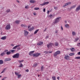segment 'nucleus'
<instances>
[{"mask_svg":"<svg viewBox=\"0 0 80 80\" xmlns=\"http://www.w3.org/2000/svg\"><path fill=\"white\" fill-rule=\"evenodd\" d=\"M20 55V54H19V53H17L16 54H15L12 57L14 58H19V56Z\"/></svg>","mask_w":80,"mask_h":80,"instance_id":"f257e3e1","label":"nucleus"},{"mask_svg":"<svg viewBox=\"0 0 80 80\" xmlns=\"http://www.w3.org/2000/svg\"><path fill=\"white\" fill-rule=\"evenodd\" d=\"M11 28V26L9 24H7L5 28V29L7 30H10Z\"/></svg>","mask_w":80,"mask_h":80,"instance_id":"f03ea898","label":"nucleus"},{"mask_svg":"<svg viewBox=\"0 0 80 80\" xmlns=\"http://www.w3.org/2000/svg\"><path fill=\"white\" fill-rule=\"evenodd\" d=\"M59 20H60V18L58 17L55 19L54 20V24H55V23H58V22H59Z\"/></svg>","mask_w":80,"mask_h":80,"instance_id":"7ed1b4c3","label":"nucleus"},{"mask_svg":"<svg viewBox=\"0 0 80 80\" xmlns=\"http://www.w3.org/2000/svg\"><path fill=\"white\" fill-rule=\"evenodd\" d=\"M60 54V51H58L54 53V57H57L58 55H59Z\"/></svg>","mask_w":80,"mask_h":80,"instance_id":"20e7f679","label":"nucleus"},{"mask_svg":"<svg viewBox=\"0 0 80 80\" xmlns=\"http://www.w3.org/2000/svg\"><path fill=\"white\" fill-rule=\"evenodd\" d=\"M41 54L40 53H36L34 54L33 55V57H38V56H39Z\"/></svg>","mask_w":80,"mask_h":80,"instance_id":"39448f33","label":"nucleus"},{"mask_svg":"<svg viewBox=\"0 0 80 80\" xmlns=\"http://www.w3.org/2000/svg\"><path fill=\"white\" fill-rule=\"evenodd\" d=\"M53 45V43H50L48 44L47 45V47L48 48H50V47H52V46Z\"/></svg>","mask_w":80,"mask_h":80,"instance_id":"423d86ee","label":"nucleus"},{"mask_svg":"<svg viewBox=\"0 0 80 80\" xmlns=\"http://www.w3.org/2000/svg\"><path fill=\"white\" fill-rule=\"evenodd\" d=\"M64 59L65 60H68L70 59V57L68 55H65L64 57Z\"/></svg>","mask_w":80,"mask_h":80,"instance_id":"0eeeda50","label":"nucleus"},{"mask_svg":"<svg viewBox=\"0 0 80 80\" xmlns=\"http://www.w3.org/2000/svg\"><path fill=\"white\" fill-rule=\"evenodd\" d=\"M24 36H27V35L28 34V33H29L28 32L25 30H24Z\"/></svg>","mask_w":80,"mask_h":80,"instance_id":"6e6552de","label":"nucleus"},{"mask_svg":"<svg viewBox=\"0 0 80 80\" xmlns=\"http://www.w3.org/2000/svg\"><path fill=\"white\" fill-rule=\"evenodd\" d=\"M80 10V5H79L76 8V12H78V11H79Z\"/></svg>","mask_w":80,"mask_h":80,"instance_id":"1a4fd4ad","label":"nucleus"},{"mask_svg":"<svg viewBox=\"0 0 80 80\" xmlns=\"http://www.w3.org/2000/svg\"><path fill=\"white\" fill-rule=\"evenodd\" d=\"M34 51H31L29 53V55L30 56H32V55H33V53H34Z\"/></svg>","mask_w":80,"mask_h":80,"instance_id":"9d476101","label":"nucleus"},{"mask_svg":"<svg viewBox=\"0 0 80 80\" xmlns=\"http://www.w3.org/2000/svg\"><path fill=\"white\" fill-rule=\"evenodd\" d=\"M54 15H52V14H50V15L48 16V18H54Z\"/></svg>","mask_w":80,"mask_h":80,"instance_id":"9b49d317","label":"nucleus"},{"mask_svg":"<svg viewBox=\"0 0 80 80\" xmlns=\"http://www.w3.org/2000/svg\"><path fill=\"white\" fill-rule=\"evenodd\" d=\"M30 2L32 3H34L36 2V1H35V0H31L30 1Z\"/></svg>","mask_w":80,"mask_h":80,"instance_id":"f8f14e48","label":"nucleus"},{"mask_svg":"<svg viewBox=\"0 0 80 80\" xmlns=\"http://www.w3.org/2000/svg\"><path fill=\"white\" fill-rule=\"evenodd\" d=\"M11 60V58H6L5 59V62H7L8 61H10Z\"/></svg>","mask_w":80,"mask_h":80,"instance_id":"ddd939ff","label":"nucleus"},{"mask_svg":"<svg viewBox=\"0 0 80 80\" xmlns=\"http://www.w3.org/2000/svg\"><path fill=\"white\" fill-rule=\"evenodd\" d=\"M43 43V42H40L38 43L37 45H42Z\"/></svg>","mask_w":80,"mask_h":80,"instance_id":"4468645a","label":"nucleus"},{"mask_svg":"<svg viewBox=\"0 0 80 80\" xmlns=\"http://www.w3.org/2000/svg\"><path fill=\"white\" fill-rule=\"evenodd\" d=\"M20 45H16L15 46L13 47V48H12V49H16V48H17L18 47H20Z\"/></svg>","mask_w":80,"mask_h":80,"instance_id":"2eb2a0df","label":"nucleus"},{"mask_svg":"<svg viewBox=\"0 0 80 80\" xmlns=\"http://www.w3.org/2000/svg\"><path fill=\"white\" fill-rule=\"evenodd\" d=\"M34 29V27H32V28H30V29H28V31H32Z\"/></svg>","mask_w":80,"mask_h":80,"instance_id":"dca6fc26","label":"nucleus"},{"mask_svg":"<svg viewBox=\"0 0 80 80\" xmlns=\"http://www.w3.org/2000/svg\"><path fill=\"white\" fill-rule=\"evenodd\" d=\"M15 22L17 23V24H19V23H20V22H21V21L19 20H17L15 21Z\"/></svg>","mask_w":80,"mask_h":80,"instance_id":"f3484780","label":"nucleus"},{"mask_svg":"<svg viewBox=\"0 0 80 80\" xmlns=\"http://www.w3.org/2000/svg\"><path fill=\"white\" fill-rule=\"evenodd\" d=\"M69 4H70V3H66L65 5H63V7H66V6H67L68 5H69Z\"/></svg>","mask_w":80,"mask_h":80,"instance_id":"a211bd4d","label":"nucleus"},{"mask_svg":"<svg viewBox=\"0 0 80 80\" xmlns=\"http://www.w3.org/2000/svg\"><path fill=\"white\" fill-rule=\"evenodd\" d=\"M7 38V37L6 36H4L3 37H2V38H1V40H5Z\"/></svg>","mask_w":80,"mask_h":80,"instance_id":"6ab92c4d","label":"nucleus"},{"mask_svg":"<svg viewBox=\"0 0 80 80\" xmlns=\"http://www.w3.org/2000/svg\"><path fill=\"white\" fill-rule=\"evenodd\" d=\"M3 63V61L2 60H0V65H2Z\"/></svg>","mask_w":80,"mask_h":80,"instance_id":"aec40b11","label":"nucleus"},{"mask_svg":"<svg viewBox=\"0 0 80 80\" xmlns=\"http://www.w3.org/2000/svg\"><path fill=\"white\" fill-rule=\"evenodd\" d=\"M71 50L72 51V52H74L75 51V48H71Z\"/></svg>","mask_w":80,"mask_h":80,"instance_id":"412c9836","label":"nucleus"},{"mask_svg":"<svg viewBox=\"0 0 80 80\" xmlns=\"http://www.w3.org/2000/svg\"><path fill=\"white\" fill-rule=\"evenodd\" d=\"M5 53L4 52H2V53L1 54V57H3L4 55H5Z\"/></svg>","mask_w":80,"mask_h":80,"instance_id":"4be33fe9","label":"nucleus"},{"mask_svg":"<svg viewBox=\"0 0 80 80\" xmlns=\"http://www.w3.org/2000/svg\"><path fill=\"white\" fill-rule=\"evenodd\" d=\"M38 31H39V29L36 30L34 32V34H36L38 32Z\"/></svg>","mask_w":80,"mask_h":80,"instance_id":"5701e85b","label":"nucleus"},{"mask_svg":"<svg viewBox=\"0 0 80 80\" xmlns=\"http://www.w3.org/2000/svg\"><path fill=\"white\" fill-rule=\"evenodd\" d=\"M6 53V54H7V55H10V54L11 53V52L8 51Z\"/></svg>","mask_w":80,"mask_h":80,"instance_id":"b1692460","label":"nucleus"},{"mask_svg":"<svg viewBox=\"0 0 80 80\" xmlns=\"http://www.w3.org/2000/svg\"><path fill=\"white\" fill-rule=\"evenodd\" d=\"M24 61H23V60H22L21 61H20V60H18V62H19V63L20 64H21V63H22V62H23Z\"/></svg>","mask_w":80,"mask_h":80,"instance_id":"393cba45","label":"nucleus"},{"mask_svg":"<svg viewBox=\"0 0 80 80\" xmlns=\"http://www.w3.org/2000/svg\"><path fill=\"white\" fill-rule=\"evenodd\" d=\"M22 77V75L21 74H19L18 76V78H20V77Z\"/></svg>","mask_w":80,"mask_h":80,"instance_id":"a878e982","label":"nucleus"},{"mask_svg":"<svg viewBox=\"0 0 80 80\" xmlns=\"http://www.w3.org/2000/svg\"><path fill=\"white\" fill-rule=\"evenodd\" d=\"M72 35L73 36H75L76 35V33H75V32H72Z\"/></svg>","mask_w":80,"mask_h":80,"instance_id":"bb28decb","label":"nucleus"},{"mask_svg":"<svg viewBox=\"0 0 80 80\" xmlns=\"http://www.w3.org/2000/svg\"><path fill=\"white\" fill-rule=\"evenodd\" d=\"M11 52H12V53H15V50H11Z\"/></svg>","mask_w":80,"mask_h":80,"instance_id":"cd10ccee","label":"nucleus"},{"mask_svg":"<svg viewBox=\"0 0 80 80\" xmlns=\"http://www.w3.org/2000/svg\"><path fill=\"white\" fill-rule=\"evenodd\" d=\"M65 27L66 28H69V25L68 24H66V25H65Z\"/></svg>","mask_w":80,"mask_h":80,"instance_id":"c85d7f7f","label":"nucleus"},{"mask_svg":"<svg viewBox=\"0 0 80 80\" xmlns=\"http://www.w3.org/2000/svg\"><path fill=\"white\" fill-rule=\"evenodd\" d=\"M34 10H39V8H34Z\"/></svg>","mask_w":80,"mask_h":80,"instance_id":"c756f323","label":"nucleus"},{"mask_svg":"<svg viewBox=\"0 0 80 80\" xmlns=\"http://www.w3.org/2000/svg\"><path fill=\"white\" fill-rule=\"evenodd\" d=\"M75 59H80V57L78 56V57H76L75 58Z\"/></svg>","mask_w":80,"mask_h":80,"instance_id":"7c9ffc66","label":"nucleus"},{"mask_svg":"<svg viewBox=\"0 0 80 80\" xmlns=\"http://www.w3.org/2000/svg\"><path fill=\"white\" fill-rule=\"evenodd\" d=\"M15 75H16L18 76L19 75V73H20L19 72H15Z\"/></svg>","mask_w":80,"mask_h":80,"instance_id":"2f4dec72","label":"nucleus"},{"mask_svg":"<svg viewBox=\"0 0 80 80\" xmlns=\"http://www.w3.org/2000/svg\"><path fill=\"white\" fill-rule=\"evenodd\" d=\"M52 78L53 80H56V78L55 77V76H53L52 77Z\"/></svg>","mask_w":80,"mask_h":80,"instance_id":"473e14b6","label":"nucleus"},{"mask_svg":"<svg viewBox=\"0 0 80 80\" xmlns=\"http://www.w3.org/2000/svg\"><path fill=\"white\" fill-rule=\"evenodd\" d=\"M43 69H44V67H43V66H42L41 68V71H43Z\"/></svg>","mask_w":80,"mask_h":80,"instance_id":"72a5a7b5","label":"nucleus"},{"mask_svg":"<svg viewBox=\"0 0 80 80\" xmlns=\"http://www.w3.org/2000/svg\"><path fill=\"white\" fill-rule=\"evenodd\" d=\"M55 45L56 47H57L58 45V42H56L55 43Z\"/></svg>","mask_w":80,"mask_h":80,"instance_id":"f704fd0d","label":"nucleus"},{"mask_svg":"<svg viewBox=\"0 0 80 80\" xmlns=\"http://www.w3.org/2000/svg\"><path fill=\"white\" fill-rule=\"evenodd\" d=\"M23 64H21L19 66V67H20V68L23 67Z\"/></svg>","mask_w":80,"mask_h":80,"instance_id":"c9c22d12","label":"nucleus"},{"mask_svg":"<svg viewBox=\"0 0 80 80\" xmlns=\"http://www.w3.org/2000/svg\"><path fill=\"white\" fill-rule=\"evenodd\" d=\"M10 11V9H8L6 10L7 13H9Z\"/></svg>","mask_w":80,"mask_h":80,"instance_id":"e433bc0d","label":"nucleus"},{"mask_svg":"<svg viewBox=\"0 0 80 80\" xmlns=\"http://www.w3.org/2000/svg\"><path fill=\"white\" fill-rule=\"evenodd\" d=\"M25 8H26V9H28V8H29V6L28 5L25 6Z\"/></svg>","mask_w":80,"mask_h":80,"instance_id":"4c0bfd02","label":"nucleus"},{"mask_svg":"<svg viewBox=\"0 0 80 80\" xmlns=\"http://www.w3.org/2000/svg\"><path fill=\"white\" fill-rule=\"evenodd\" d=\"M5 70H6V69H4L3 71L1 72V73H4V72H5Z\"/></svg>","mask_w":80,"mask_h":80,"instance_id":"58836bf2","label":"nucleus"},{"mask_svg":"<svg viewBox=\"0 0 80 80\" xmlns=\"http://www.w3.org/2000/svg\"><path fill=\"white\" fill-rule=\"evenodd\" d=\"M75 7H76V5H75L73 6L72 7H71V8H75Z\"/></svg>","mask_w":80,"mask_h":80,"instance_id":"ea45409f","label":"nucleus"},{"mask_svg":"<svg viewBox=\"0 0 80 80\" xmlns=\"http://www.w3.org/2000/svg\"><path fill=\"white\" fill-rule=\"evenodd\" d=\"M44 53H48V51H45L44 52Z\"/></svg>","mask_w":80,"mask_h":80,"instance_id":"a19ab883","label":"nucleus"},{"mask_svg":"<svg viewBox=\"0 0 80 80\" xmlns=\"http://www.w3.org/2000/svg\"><path fill=\"white\" fill-rule=\"evenodd\" d=\"M74 55V53H70V56H72Z\"/></svg>","mask_w":80,"mask_h":80,"instance_id":"79ce46f5","label":"nucleus"},{"mask_svg":"<svg viewBox=\"0 0 80 80\" xmlns=\"http://www.w3.org/2000/svg\"><path fill=\"white\" fill-rule=\"evenodd\" d=\"M45 3V5H47V4H48L49 3V2H44Z\"/></svg>","mask_w":80,"mask_h":80,"instance_id":"37998d69","label":"nucleus"},{"mask_svg":"<svg viewBox=\"0 0 80 80\" xmlns=\"http://www.w3.org/2000/svg\"><path fill=\"white\" fill-rule=\"evenodd\" d=\"M78 40H79V38H77L75 39V41H77Z\"/></svg>","mask_w":80,"mask_h":80,"instance_id":"c03bdc74","label":"nucleus"},{"mask_svg":"<svg viewBox=\"0 0 80 80\" xmlns=\"http://www.w3.org/2000/svg\"><path fill=\"white\" fill-rule=\"evenodd\" d=\"M45 5V2L43 3L42 4H40L41 5H42V6H43L44 5Z\"/></svg>","mask_w":80,"mask_h":80,"instance_id":"a18cd8bd","label":"nucleus"},{"mask_svg":"<svg viewBox=\"0 0 80 80\" xmlns=\"http://www.w3.org/2000/svg\"><path fill=\"white\" fill-rule=\"evenodd\" d=\"M17 49L18 50H20V48L19 47H18V48H17Z\"/></svg>","mask_w":80,"mask_h":80,"instance_id":"49530a36","label":"nucleus"},{"mask_svg":"<svg viewBox=\"0 0 80 80\" xmlns=\"http://www.w3.org/2000/svg\"><path fill=\"white\" fill-rule=\"evenodd\" d=\"M37 65V64L35 63L33 64V67H36Z\"/></svg>","mask_w":80,"mask_h":80,"instance_id":"de8ad7c7","label":"nucleus"},{"mask_svg":"<svg viewBox=\"0 0 80 80\" xmlns=\"http://www.w3.org/2000/svg\"><path fill=\"white\" fill-rule=\"evenodd\" d=\"M21 26L22 27H25V26L23 24H21Z\"/></svg>","mask_w":80,"mask_h":80,"instance_id":"09e8293b","label":"nucleus"},{"mask_svg":"<svg viewBox=\"0 0 80 80\" xmlns=\"http://www.w3.org/2000/svg\"><path fill=\"white\" fill-rule=\"evenodd\" d=\"M80 43H79L77 44L78 46H80Z\"/></svg>","mask_w":80,"mask_h":80,"instance_id":"8fccbe9b","label":"nucleus"},{"mask_svg":"<svg viewBox=\"0 0 80 80\" xmlns=\"http://www.w3.org/2000/svg\"><path fill=\"white\" fill-rule=\"evenodd\" d=\"M27 72H29V70L28 69H27L25 70Z\"/></svg>","mask_w":80,"mask_h":80,"instance_id":"3c124183","label":"nucleus"},{"mask_svg":"<svg viewBox=\"0 0 80 80\" xmlns=\"http://www.w3.org/2000/svg\"><path fill=\"white\" fill-rule=\"evenodd\" d=\"M57 8H58L57 7H55L54 8V9H55V10H57Z\"/></svg>","mask_w":80,"mask_h":80,"instance_id":"603ef678","label":"nucleus"},{"mask_svg":"<svg viewBox=\"0 0 80 80\" xmlns=\"http://www.w3.org/2000/svg\"><path fill=\"white\" fill-rule=\"evenodd\" d=\"M11 46H12V47H13V46H14V44H11Z\"/></svg>","mask_w":80,"mask_h":80,"instance_id":"864d4df0","label":"nucleus"},{"mask_svg":"<svg viewBox=\"0 0 80 80\" xmlns=\"http://www.w3.org/2000/svg\"><path fill=\"white\" fill-rule=\"evenodd\" d=\"M49 37V36H47L46 37V38L47 39V38H48Z\"/></svg>","mask_w":80,"mask_h":80,"instance_id":"5fc2aeb1","label":"nucleus"},{"mask_svg":"<svg viewBox=\"0 0 80 80\" xmlns=\"http://www.w3.org/2000/svg\"><path fill=\"white\" fill-rule=\"evenodd\" d=\"M52 52L51 51V52H48V53H52Z\"/></svg>","mask_w":80,"mask_h":80,"instance_id":"6e6d98bb","label":"nucleus"},{"mask_svg":"<svg viewBox=\"0 0 80 80\" xmlns=\"http://www.w3.org/2000/svg\"><path fill=\"white\" fill-rule=\"evenodd\" d=\"M55 33H58V31L57 30H56V31L55 32Z\"/></svg>","mask_w":80,"mask_h":80,"instance_id":"4d7b16f0","label":"nucleus"},{"mask_svg":"<svg viewBox=\"0 0 80 80\" xmlns=\"http://www.w3.org/2000/svg\"><path fill=\"white\" fill-rule=\"evenodd\" d=\"M61 28L62 30H63V27H62V26L61 27Z\"/></svg>","mask_w":80,"mask_h":80,"instance_id":"13d9d810","label":"nucleus"},{"mask_svg":"<svg viewBox=\"0 0 80 80\" xmlns=\"http://www.w3.org/2000/svg\"><path fill=\"white\" fill-rule=\"evenodd\" d=\"M33 15H37V14L36 13L34 12L33 13Z\"/></svg>","mask_w":80,"mask_h":80,"instance_id":"bf43d9fd","label":"nucleus"},{"mask_svg":"<svg viewBox=\"0 0 80 80\" xmlns=\"http://www.w3.org/2000/svg\"><path fill=\"white\" fill-rule=\"evenodd\" d=\"M43 11L44 12H45V8H44V9H43Z\"/></svg>","mask_w":80,"mask_h":80,"instance_id":"052dcab7","label":"nucleus"},{"mask_svg":"<svg viewBox=\"0 0 80 80\" xmlns=\"http://www.w3.org/2000/svg\"><path fill=\"white\" fill-rule=\"evenodd\" d=\"M8 52V50H6L4 51V52Z\"/></svg>","mask_w":80,"mask_h":80,"instance_id":"680f3d73","label":"nucleus"},{"mask_svg":"<svg viewBox=\"0 0 80 80\" xmlns=\"http://www.w3.org/2000/svg\"><path fill=\"white\" fill-rule=\"evenodd\" d=\"M50 12V11H48V12H47V13H48H48H49Z\"/></svg>","mask_w":80,"mask_h":80,"instance_id":"e2e57ef3","label":"nucleus"},{"mask_svg":"<svg viewBox=\"0 0 80 80\" xmlns=\"http://www.w3.org/2000/svg\"><path fill=\"white\" fill-rule=\"evenodd\" d=\"M30 28V26H28V28Z\"/></svg>","mask_w":80,"mask_h":80,"instance_id":"0e129e2a","label":"nucleus"},{"mask_svg":"<svg viewBox=\"0 0 80 80\" xmlns=\"http://www.w3.org/2000/svg\"><path fill=\"white\" fill-rule=\"evenodd\" d=\"M47 30V28H46L44 31V32H45Z\"/></svg>","mask_w":80,"mask_h":80,"instance_id":"69168bd1","label":"nucleus"},{"mask_svg":"<svg viewBox=\"0 0 80 80\" xmlns=\"http://www.w3.org/2000/svg\"><path fill=\"white\" fill-rule=\"evenodd\" d=\"M17 2H18V3H20V2H19L18 0H17Z\"/></svg>","mask_w":80,"mask_h":80,"instance_id":"338daca9","label":"nucleus"},{"mask_svg":"<svg viewBox=\"0 0 80 80\" xmlns=\"http://www.w3.org/2000/svg\"><path fill=\"white\" fill-rule=\"evenodd\" d=\"M47 80H50V79H49V78H47Z\"/></svg>","mask_w":80,"mask_h":80,"instance_id":"774afa93","label":"nucleus"}]
</instances>
